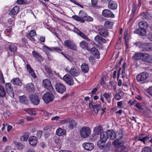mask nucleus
<instances>
[{
    "label": "nucleus",
    "instance_id": "nucleus-1",
    "mask_svg": "<svg viewBox=\"0 0 152 152\" xmlns=\"http://www.w3.org/2000/svg\"><path fill=\"white\" fill-rule=\"evenodd\" d=\"M78 16L76 15H73L72 18L75 20L80 21L82 23H84L85 21L88 22H92L93 20V18L88 16L87 15L84 14L83 11L80 10Z\"/></svg>",
    "mask_w": 152,
    "mask_h": 152
},
{
    "label": "nucleus",
    "instance_id": "nucleus-2",
    "mask_svg": "<svg viewBox=\"0 0 152 152\" xmlns=\"http://www.w3.org/2000/svg\"><path fill=\"white\" fill-rule=\"evenodd\" d=\"M42 99L44 102L47 104L53 101L54 99V96L50 92H47L43 96Z\"/></svg>",
    "mask_w": 152,
    "mask_h": 152
},
{
    "label": "nucleus",
    "instance_id": "nucleus-3",
    "mask_svg": "<svg viewBox=\"0 0 152 152\" xmlns=\"http://www.w3.org/2000/svg\"><path fill=\"white\" fill-rule=\"evenodd\" d=\"M91 129L88 127H82L80 130V134L83 138H86L88 137L91 134Z\"/></svg>",
    "mask_w": 152,
    "mask_h": 152
},
{
    "label": "nucleus",
    "instance_id": "nucleus-4",
    "mask_svg": "<svg viewBox=\"0 0 152 152\" xmlns=\"http://www.w3.org/2000/svg\"><path fill=\"white\" fill-rule=\"evenodd\" d=\"M63 80L70 86L73 85L74 82L72 76L69 74H66L63 78Z\"/></svg>",
    "mask_w": 152,
    "mask_h": 152
},
{
    "label": "nucleus",
    "instance_id": "nucleus-5",
    "mask_svg": "<svg viewBox=\"0 0 152 152\" xmlns=\"http://www.w3.org/2000/svg\"><path fill=\"white\" fill-rule=\"evenodd\" d=\"M55 87L56 91L61 94L65 92L66 90L64 85L61 83H57Z\"/></svg>",
    "mask_w": 152,
    "mask_h": 152
},
{
    "label": "nucleus",
    "instance_id": "nucleus-6",
    "mask_svg": "<svg viewBox=\"0 0 152 152\" xmlns=\"http://www.w3.org/2000/svg\"><path fill=\"white\" fill-rule=\"evenodd\" d=\"M148 77V74L144 72L138 74L137 76L136 79L138 81H142L146 80Z\"/></svg>",
    "mask_w": 152,
    "mask_h": 152
},
{
    "label": "nucleus",
    "instance_id": "nucleus-7",
    "mask_svg": "<svg viewBox=\"0 0 152 152\" xmlns=\"http://www.w3.org/2000/svg\"><path fill=\"white\" fill-rule=\"evenodd\" d=\"M5 88L8 94L12 98H13L14 94L11 83H6Z\"/></svg>",
    "mask_w": 152,
    "mask_h": 152
},
{
    "label": "nucleus",
    "instance_id": "nucleus-8",
    "mask_svg": "<svg viewBox=\"0 0 152 152\" xmlns=\"http://www.w3.org/2000/svg\"><path fill=\"white\" fill-rule=\"evenodd\" d=\"M29 98L32 103L34 104L37 105L39 104L40 100L38 96L36 94H31Z\"/></svg>",
    "mask_w": 152,
    "mask_h": 152
},
{
    "label": "nucleus",
    "instance_id": "nucleus-9",
    "mask_svg": "<svg viewBox=\"0 0 152 152\" xmlns=\"http://www.w3.org/2000/svg\"><path fill=\"white\" fill-rule=\"evenodd\" d=\"M42 84L43 86L47 88L48 90L53 91V88L52 87L50 81L48 79H45L43 80Z\"/></svg>",
    "mask_w": 152,
    "mask_h": 152
},
{
    "label": "nucleus",
    "instance_id": "nucleus-10",
    "mask_svg": "<svg viewBox=\"0 0 152 152\" xmlns=\"http://www.w3.org/2000/svg\"><path fill=\"white\" fill-rule=\"evenodd\" d=\"M141 49L143 51L152 50V44L149 43L142 44L141 45Z\"/></svg>",
    "mask_w": 152,
    "mask_h": 152
},
{
    "label": "nucleus",
    "instance_id": "nucleus-11",
    "mask_svg": "<svg viewBox=\"0 0 152 152\" xmlns=\"http://www.w3.org/2000/svg\"><path fill=\"white\" fill-rule=\"evenodd\" d=\"M149 135H146L145 134H140L138 136L136 137L138 140L140 141L144 144L145 143V141L149 139Z\"/></svg>",
    "mask_w": 152,
    "mask_h": 152
},
{
    "label": "nucleus",
    "instance_id": "nucleus-12",
    "mask_svg": "<svg viewBox=\"0 0 152 152\" xmlns=\"http://www.w3.org/2000/svg\"><path fill=\"white\" fill-rule=\"evenodd\" d=\"M102 15L107 18H114L115 17L114 15L110 10L105 9L103 10L102 12Z\"/></svg>",
    "mask_w": 152,
    "mask_h": 152
},
{
    "label": "nucleus",
    "instance_id": "nucleus-13",
    "mask_svg": "<svg viewBox=\"0 0 152 152\" xmlns=\"http://www.w3.org/2000/svg\"><path fill=\"white\" fill-rule=\"evenodd\" d=\"M74 31L76 33L79 35L83 38L84 39L88 41H90V39L85 34L77 28H75L74 29Z\"/></svg>",
    "mask_w": 152,
    "mask_h": 152
},
{
    "label": "nucleus",
    "instance_id": "nucleus-14",
    "mask_svg": "<svg viewBox=\"0 0 152 152\" xmlns=\"http://www.w3.org/2000/svg\"><path fill=\"white\" fill-rule=\"evenodd\" d=\"M106 132L108 138L111 140H114L115 138V133L113 129L107 130Z\"/></svg>",
    "mask_w": 152,
    "mask_h": 152
},
{
    "label": "nucleus",
    "instance_id": "nucleus-15",
    "mask_svg": "<svg viewBox=\"0 0 152 152\" xmlns=\"http://www.w3.org/2000/svg\"><path fill=\"white\" fill-rule=\"evenodd\" d=\"M83 147L86 150L90 151L92 150L94 147L93 143L89 142H85L83 144Z\"/></svg>",
    "mask_w": 152,
    "mask_h": 152
},
{
    "label": "nucleus",
    "instance_id": "nucleus-16",
    "mask_svg": "<svg viewBox=\"0 0 152 152\" xmlns=\"http://www.w3.org/2000/svg\"><path fill=\"white\" fill-rule=\"evenodd\" d=\"M32 54L35 58L40 62H42L43 61L44 59L37 52L33 50L32 52Z\"/></svg>",
    "mask_w": 152,
    "mask_h": 152
},
{
    "label": "nucleus",
    "instance_id": "nucleus-17",
    "mask_svg": "<svg viewBox=\"0 0 152 152\" xmlns=\"http://www.w3.org/2000/svg\"><path fill=\"white\" fill-rule=\"evenodd\" d=\"M134 33L142 36H144L146 34L147 30L145 28H137L134 31Z\"/></svg>",
    "mask_w": 152,
    "mask_h": 152
},
{
    "label": "nucleus",
    "instance_id": "nucleus-18",
    "mask_svg": "<svg viewBox=\"0 0 152 152\" xmlns=\"http://www.w3.org/2000/svg\"><path fill=\"white\" fill-rule=\"evenodd\" d=\"M36 32L34 30L31 31L27 35V37L31 41H35V37L36 36Z\"/></svg>",
    "mask_w": 152,
    "mask_h": 152
},
{
    "label": "nucleus",
    "instance_id": "nucleus-19",
    "mask_svg": "<svg viewBox=\"0 0 152 152\" xmlns=\"http://www.w3.org/2000/svg\"><path fill=\"white\" fill-rule=\"evenodd\" d=\"M29 144L32 146H36L37 144V138L34 136L30 137L28 139Z\"/></svg>",
    "mask_w": 152,
    "mask_h": 152
},
{
    "label": "nucleus",
    "instance_id": "nucleus-20",
    "mask_svg": "<svg viewBox=\"0 0 152 152\" xmlns=\"http://www.w3.org/2000/svg\"><path fill=\"white\" fill-rule=\"evenodd\" d=\"M11 83L15 85L21 86L22 83L20 79L18 77H15L13 78L10 81Z\"/></svg>",
    "mask_w": 152,
    "mask_h": 152
},
{
    "label": "nucleus",
    "instance_id": "nucleus-21",
    "mask_svg": "<svg viewBox=\"0 0 152 152\" xmlns=\"http://www.w3.org/2000/svg\"><path fill=\"white\" fill-rule=\"evenodd\" d=\"M98 31L100 35L104 37L108 36L109 34L108 31L104 28H99Z\"/></svg>",
    "mask_w": 152,
    "mask_h": 152
},
{
    "label": "nucleus",
    "instance_id": "nucleus-22",
    "mask_svg": "<svg viewBox=\"0 0 152 152\" xmlns=\"http://www.w3.org/2000/svg\"><path fill=\"white\" fill-rule=\"evenodd\" d=\"M19 10L20 8L18 6H15L11 10L9 13V15L11 16L16 15Z\"/></svg>",
    "mask_w": 152,
    "mask_h": 152
},
{
    "label": "nucleus",
    "instance_id": "nucleus-23",
    "mask_svg": "<svg viewBox=\"0 0 152 152\" xmlns=\"http://www.w3.org/2000/svg\"><path fill=\"white\" fill-rule=\"evenodd\" d=\"M64 45L66 47L71 49H73L75 47V45L72 43L71 41L69 40L65 41Z\"/></svg>",
    "mask_w": 152,
    "mask_h": 152
},
{
    "label": "nucleus",
    "instance_id": "nucleus-24",
    "mask_svg": "<svg viewBox=\"0 0 152 152\" xmlns=\"http://www.w3.org/2000/svg\"><path fill=\"white\" fill-rule=\"evenodd\" d=\"M69 74L73 77H77L80 75V72L76 68L73 67L70 69Z\"/></svg>",
    "mask_w": 152,
    "mask_h": 152
},
{
    "label": "nucleus",
    "instance_id": "nucleus-25",
    "mask_svg": "<svg viewBox=\"0 0 152 152\" xmlns=\"http://www.w3.org/2000/svg\"><path fill=\"white\" fill-rule=\"evenodd\" d=\"M103 129L102 127L100 125H98L97 126L95 127L94 128V131L95 134L98 135L102 133L103 131Z\"/></svg>",
    "mask_w": 152,
    "mask_h": 152
},
{
    "label": "nucleus",
    "instance_id": "nucleus-26",
    "mask_svg": "<svg viewBox=\"0 0 152 152\" xmlns=\"http://www.w3.org/2000/svg\"><path fill=\"white\" fill-rule=\"evenodd\" d=\"M117 4L116 2L111 0L109 1L108 5L109 9L111 10H114L117 9Z\"/></svg>",
    "mask_w": 152,
    "mask_h": 152
},
{
    "label": "nucleus",
    "instance_id": "nucleus-27",
    "mask_svg": "<svg viewBox=\"0 0 152 152\" xmlns=\"http://www.w3.org/2000/svg\"><path fill=\"white\" fill-rule=\"evenodd\" d=\"M94 40L99 44L102 45L106 42V40L104 39L99 35H97L94 38Z\"/></svg>",
    "mask_w": 152,
    "mask_h": 152
},
{
    "label": "nucleus",
    "instance_id": "nucleus-28",
    "mask_svg": "<svg viewBox=\"0 0 152 152\" xmlns=\"http://www.w3.org/2000/svg\"><path fill=\"white\" fill-rule=\"evenodd\" d=\"M142 53H136L134 54L132 58V60L133 61L142 60Z\"/></svg>",
    "mask_w": 152,
    "mask_h": 152
},
{
    "label": "nucleus",
    "instance_id": "nucleus-29",
    "mask_svg": "<svg viewBox=\"0 0 152 152\" xmlns=\"http://www.w3.org/2000/svg\"><path fill=\"white\" fill-rule=\"evenodd\" d=\"M91 51L93 56L96 58H99V53L98 50L95 47H93L91 49Z\"/></svg>",
    "mask_w": 152,
    "mask_h": 152
},
{
    "label": "nucleus",
    "instance_id": "nucleus-30",
    "mask_svg": "<svg viewBox=\"0 0 152 152\" xmlns=\"http://www.w3.org/2000/svg\"><path fill=\"white\" fill-rule=\"evenodd\" d=\"M105 142H101V141H99L98 142L97 145L101 149H103L107 147H108V148H109L111 145V142H108L107 143V145L106 147V145H107V144H106V145H104V143Z\"/></svg>",
    "mask_w": 152,
    "mask_h": 152
},
{
    "label": "nucleus",
    "instance_id": "nucleus-31",
    "mask_svg": "<svg viewBox=\"0 0 152 152\" xmlns=\"http://www.w3.org/2000/svg\"><path fill=\"white\" fill-rule=\"evenodd\" d=\"M69 124L68 127L72 129L74 128L77 125V123L74 120L69 118L68 122Z\"/></svg>",
    "mask_w": 152,
    "mask_h": 152
},
{
    "label": "nucleus",
    "instance_id": "nucleus-32",
    "mask_svg": "<svg viewBox=\"0 0 152 152\" xmlns=\"http://www.w3.org/2000/svg\"><path fill=\"white\" fill-rule=\"evenodd\" d=\"M141 18L143 20H150L152 18V16L148 12H142L141 14Z\"/></svg>",
    "mask_w": 152,
    "mask_h": 152
},
{
    "label": "nucleus",
    "instance_id": "nucleus-33",
    "mask_svg": "<svg viewBox=\"0 0 152 152\" xmlns=\"http://www.w3.org/2000/svg\"><path fill=\"white\" fill-rule=\"evenodd\" d=\"M80 46L82 49L89 50L88 48V43L83 40L80 43Z\"/></svg>",
    "mask_w": 152,
    "mask_h": 152
},
{
    "label": "nucleus",
    "instance_id": "nucleus-34",
    "mask_svg": "<svg viewBox=\"0 0 152 152\" xmlns=\"http://www.w3.org/2000/svg\"><path fill=\"white\" fill-rule=\"evenodd\" d=\"M108 138L106 132H102L100 134V140L101 142H105L107 140Z\"/></svg>",
    "mask_w": 152,
    "mask_h": 152
},
{
    "label": "nucleus",
    "instance_id": "nucleus-35",
    "mask_svg": "<svg viewBox=\"0 0 152 152\" xmlns=\"http://www.w3.org/2000/svg\"><path fill=\"white\" fill-rule=\"evenodd\" d=\"M82 71L84 73H86L89 71V67L88 65L86 63H83L81 66Z\"/></svg>",
    "mask_w": 152,
    "mask_h": 152
},
{
    "label": "nucleus",
    "instance_id": "nucleus-36",
    "mask_svg": "<svg viewBox=\"0 0 152 152\" xmlns=\"http://www.w3.org/2000/svg\"><path fill=\"white\" fill-rule=\"evenodd\" d=\"M113 25V23L112 22L107 20L105 22L104 26L105 28L110 29L112 28Z\"/></svg>",
    "mask_w": 152,
    "mask_h": 152
},
{
    "label": "nucleus",
    "instance_id": "nucleus-37",
    "mask_svg": "<svg viewBox=\"0 0 152 152\" xmlns=\"http://www.w3.org/2000/svg\"><path fill=\"white\" fill-rule=\"evenodd\" d=\"M20 102L23 104H27L28 100L26 97L25 95L20 96L19 97Z\"/></svg>",
    "mask_w": 152,
    "mask_h": 152
},
{
    "label": "nucleus",
    "instance_id": "nucleus-38",
    "mask_svg": "<svg viewBox=\"0 0 152 152\" xmlns=\"http://www.w3.org/2000/svg\"><path fill=\"white\" fill-rule=\"evenodd\" d=\"M65 130L61 128L58 129L56 132V134L58 136H61L64 135L66 133Z\"/></svg>",
    "mask_w": 152,
    "mask_h": 152
},
{
    "label": "nucleus",
    "instance_id": "nucleus-39",
    "mask_svg": "<svg viewBox=\"0 0 152 152\" xmlns=\"http://www.w3.org/2000/svg\"><path fill=\"white\" fill-rule=\"evenodd\" d=\"M9 50L11 52H15L17 50V45L14 44L9 45L8 48Z\"/></svg>",
    "mask_w": 152,
    "mask_h": 152
},
{
    "label": "nucleus",
    "instance_id": "nucleus-40",
    "mask_svg": "<svg viewBox=\"0 0 152 152\" xmlns=\"http://www.w3.org/2000/svg\"><path fill=\"white\" fill-rule=\"evenodd\" d=\"M26 88L29 92H32L34 91V86L31 83L28 84L26 85Z\"/></svg>",
    "mask_w": 152,
    "mask_h": 152
},
{
    "label": "nucleus",
    "instance_id": "nucleus-41",
    "mask_svg": "<svg viewBox=\"0 0 152 152\" xmlns=\"http://www.w3.org/2000/svg\"><path fill=\"white\" fill-rule=\"evenodd\" d=\"M6 92L4 88L0 85V97L4 98L6 96Z\"/></svg>",
    "mask_w": 152,
    "mask_h": 152
},
{
    "label": "nucleus",
    "instance_id": "nucleus-42",
    "mask_svg": "<svg viewBox=\"0 0 152 152\" xmlns=\"http://www.w3.org/2000/svg\"><path fill=\"white\" fill-rule=\"evenodd\" d=\"M139 26L140 28H145V27H147L148 26L147 23L144 21H142L138 23Z\"/></svg>",
    "mask_w": 152,
    "mask_h": 152
},
{
    "label": "nucleus",
    "instance_id": "nucleus-43",
    "mask_svg": "<svg viewBox=\"0 0 152 152\" xmlns=\"http://www.w3.org/2000/svg\"><path fill=\"white\" fill-rule=\"evenodd\" d=\"M93 109V111L95 114H97L98 111L101 108V106L100 104L94 105L92 108Z\"/></svg>",
    "mask_w": 152,
    "mask_h": 152
},
{
    "label": "nucleus",
    "instance_id": "nucleus-44",
    "mask_svg": "<svg viewBox=\"0 0 152 152\" xmlns=\"http://www.w3.org/2000/svg\"><path fill=\"white\" fill-rule=\"evenodd\" d=\"M24 110L27 112L28 113L31 115H35L36 114V112L35 111H33V109L31 108H26Z\"/></svg>",
    "mask_w": 152,
    "mask_h": 152
},
{
    "label": "nucleus",
    "instance_id": "nucleus-45",
    "mask_svg": "<svg viewBox=\"0 0 152 152\" xmlns=\"http://www.w3.org/2000/svg\"><path fill=\"white\" fill-rule=\"evenodd\" d=\"M29 137V134L28 132L25 133L23 135L20 137V140L22 141H26Z\"/></svg>",
    "mask_w": 152,
    "mask_h": 152
},
{
    "label": "nucleus",
    "instance_id": "nucleus-46",
    "mask_svg": "<svg viewBox=\"0 0 152 152\" xmlns=\"http://www.w3.org/2000/svg\"><path fill=\"white\" fill-rule=\"evenodd\" d=\"M115 138L116 139L120 140L123 137V134L122 132H117L115 133Z\"/></svg>",
    "mask_w": 152,
    "mask_h": 152
},
{
    "label": "nucleus",
    "instance_id": "nucleus-47",
    "mask_svg": "<svg viewBox=\"0 0 152 152\" xmlns=\"http://www.w3.org/2000/svg\"><path fill=\"white\" fill-rule=\"evenodd\" d=\"M103 96L108 103L110 102V100H109L108 99L109 98H111L112 97L111 94H108L105 92L103 94Z\"/></svg>",
    "mask_w": 152,
    "mask_h": 152
},
{
    "label": "nucleus",
    "instance_id": "nucleus-48",
    "mask_svg": "<svg viewBox=\"0 0 152 152\" xmlns=\"http://www.w3.org/2000/svg\"><path fill=\"white\" fill-rule=\"evenodd\" d=\"M149 56V54L147 53H142V60L143 61L146 62Z\"/></svg>",
    "mask_w": 152,
    "mask_h": 152
},
{
    "label": "nucleus",
    "instance_id": "nucleus-49",
    "mask_svg": "<svg viewBox=\"0 0 152 152\" xmlns=\"http://www.w3.org/2000/svg\"><path fill=\"white\" fill-rule=\"evenodd\" d=\"M24 147V145L20 142H17L16 144V147L19 150H20L23 148Z\"/></svg>",
    "mask_w": 152,
    "mask_h": 152
},
{
    "label": "nucleus",
    "instance_id": "nucleus-50",
    "mask_svg": "<svg viewBox=\"0 0 152 152\" xmlns=\"http://www.w3.org/2000/svg\"><path fill=\"white\" fill-rule=\"evenodd\" d=\"M142 152H152V149L148 147H145L142 150Z\"/></svg>",
    "mask_w": 152,
    "mask_h": 152
},
{
    "label": "nucleus",
    "instance_id": "nucleus-51",
    "mask_svg": "<svg viewBox=\"0 0 152 152\" xmlns=\"http://www.w3.org/2000/svg\"><path fill=\"white\" fill-rule=\"evenodd\" d=\"M54 142L56 143L60 144L61 143V140L59 137H56L54 139Z\"/></svg>",
    "mask_w": 152,
    "mask_h": 152
},
{
    "label": "nucleus",
    "instance_id": "nucleus-52",
    "mask_svg": "<svg viewBox=\"0 0 152 152\" xmlns=\"http://www.w3.org/2000/svg\"><path fill=\"white\" fill-rule=\"evenodd\" d=\"M137 9V5L136 4L133 3V7L132 10V13L134 15Z\"/></svg>",
    "mask_w": 152,
    "mask_h": 152
},
{
    "label": "nucleus",
    "instance_id": "nucleus-53",
    "mask_svg": "<svg viewBox=\"0 0 152 152\" xmlns=\"http://www.w3.org/2000/svg\"><path fill=\"white\" fill-rule=\"evenodd\" d=\"M135 107L139 110H142L143 109L142 104L139 102L136 104Z\"/></svg>",
    "mask_w": 152,
    "mask_h": 152
},
{
    "label": "nucleus",
    "instance_id": "nucleus-54",
    "mask_svg": "<svg viewBox=\"0 0 152 152\" xmlns=\"http://www.w3.org/2000/svg\"><path fill=\"white\" fill-rule=\"evenodd\" d=\"M98 137V135L96 134H92L90 136V138L93 140H95L97 139V137Z\"/></svg>",
    "mask_w": 152,
    "mask_h": 152
},
{
    "label": "nucleus",
    "instance_id": "nucleus-55",
    "mask_svg": "<svg viewBox=\"0 0 152 152\" xmlns=\"http://www.w3.org/2000/svg\"><path fill=\"white\" fill-rule=\"evenodd\" d=\"M16 3L18 4H26V2L23 0H17L16 1Z\"/></svg>",
    "mask_w": 152,
    "mask_h": 152
},
{
    "label": "nucleus",
    "instance_id": "nucleus-56",
    "mask_svg": "<svg viewBox=\"0 0 152 152\" xmlns=\"http://www.w3.org/2000/svg\"><path fill=\"white\" fill-rule=\"evenodd\" d=\"M43 134V132L42 131H38L37 132V137L38 138H40Z\"/></svg>",
    "mask_w": 152,
    "mask_h": 152
},
{
    "label": "nucleus",
    "instance_id": "nucleus-57",
    "mask_svg": "<svg viewBox=\"0 0 152 152\" xmlns=\"http://www.w3.org/2000/svg\"><path fill=\"white\" fill-rule=\"evenodd\" d=\"M115 98L117 100H120L121 98V97L118 93H117L115 94Z\"/></svg>",
    "mask_w": 152,
    "mask_h": 152
},
{
    "label": "nucleus",
    "instance_id": "nucleus-58",
    "mask_svg": "<svg viewBox=\"0 0 152 152\" xmlns=\"http://www.w3.org/2000/svg\"><path fill=\"white\" fill-rule=\"evenodd\" d=\"M28 72L30 75L33 78H35L36 77V76L34 73L33 70L29 72Z\"/></svg>",
    "mask_w": 152,
    "mask_h": 152
},
{
    "label": "nucleus",
    "instance_id": "nucleus-59",
    "mask_svg": "<svg viewBox=\"0 0 152 152\" xmlns=\"http://www.w3.org/2000/svg\"><path fill=\"white\" fill-rule=\"evenodd\" d=\"M69 119V118H68L61 120V123L62 124H65L66 123H68Z\"/></svg>",
    "mask_w": 152,
    "mask_h": 152
},
{
    "label": "nucleus",
    "instance_id": "nucleus-60",
    "mask_svg": "<svg viewBox=\"0 0 152 152\" xmlns=\"http://www.w3.org/2000/svg\"><path fill=\"white\" fill-rule=\"evenodd\" d=\"M146 62L152 63V56L149 55Z\"/></svg>",
    "mask_w": 152,
    "mask_h": 152
},
{
    "label": "nucleus",
    "instance_id": "nucleus-61",
    "mask_svg": "<svg viewBox=\"0 0 152 152\" xmlns=\"http://www.w3.org/2000/svg\"><path fill=\"white\" fill-rule=\"evenodd\" d=\"M43 49L45 51L50 52L52 50L49 47L45 46L43 47Z\"/></svg>",
    "mask_w": 152,
    "mask_h": 152
},
{
    "label": "nucleus",
    "instance_id": "nucleus-62",
    "mask_svg": "<svg viewBox=\"0 0 152 152\" xmlns=\"http://www.w3.org/2000/svg\"><path fill=\"white\" fill-rule=\"evenodd\" d=\"M26 69L28 72L33 70L29 64H27L26 65Z\"/></svg>",
    "mask_w": 152,
    "mask_h": 152
},
{
    "label": "nucleus",
    "instance_id": "nucleus-63",
    "mask_svg": "<svg viewBox=\"0 0 152 152\" xmlns=\"http://www.w3.org/2000/svg\"><path fill=\"white\" fill-rule=\"evenodd\" d=\"M142 44L141 42H138L134 43V45L136 46H138L141 48V45Z\"/></svg>",
    "mask_w": 152,
    "mask_h": 152
},
{
    "label": "nucleus",
    "instance_id": "nucleus-64",
    "mask_svg": "<svg viewBox=\"0 0 152 152\" xmlns=\"http://www.w3.org/2000/svg\"><path fill=\"white\" fill-rule=\"evenodd\" d=\"M45 37L41 36L40 37L39 40L42 42H45Z\"/></svg>",
    "mask_w": 152,
    "mask_h": 152
}]
</instances>
